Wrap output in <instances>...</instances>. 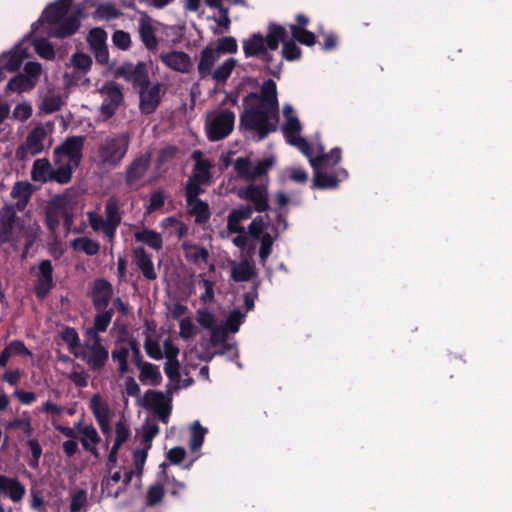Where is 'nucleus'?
Listing matches in <instances>:
<instances>
[{"mask_svg":"<svg viewBox=\"0 0 512 512\" xmlns=\"http://www.w3.org/2000/svg\"><path fill=\"white\" fill-rule=\"evenodd\" d=\"M272 117L277 120L278 114H274V111L256 104L245 108L240 114L239 129L256 132L257 140H263L270 133L277 130L276 124L271 121Z\"/></svg>","mask_w":512,"mask_h":512,"instance_id":"nucleus-1","label":"nucleus"},{"mask_svg":"<svg viewBox=\"0 0 512 512\" xmlns=\"http://www.w3.org/2000/svg\"><path fill=\"white\" fill-rule=\"evenodd\" d=\"M130 138L126 133L106 137L98 148V156L103 165L117 167L129 149Z\"/></svg>","mask_w":512,"mask_h":512,"instance_id":"nucleus-2","label":"nucleus"},{"mask_svg":"<svg viewBox=\"0 0 512 512\" xmlns=\"http://www.w3.org/2000/svg\"><path fill=\"white\" fill-rule=\"evenodd\" d=\"M235 114L229 109L222 110L205 124L206 136L212 141H220L227 138L233 131Z\"/></svg>","mask_w":512,"mask_h":512,"instance_id":"nucleus-3","label":"nucleus"},{"mask_svg":"<svg viewBox=\"0 0 512 512\" xmlns=\"http://www.w3.org/2000/svg\"><path fill=\"white\" fill-rule=\"evenodd\" d=\"M115 77L123 78L126 82L131 83L135 89L150 85L148 65L144 61H139L137 64L123 62L115 69Z\"/></svg>","mask_w":512,"mask_h":512,"instance_id":"nucleus-4","label":"nucleus"},{"mask_svg":"<svg viewBox=\"0 0 512 512\" xmlns=\"http://www.w3.org/2000/svg\"><path fill=\"white\" fill-rule=\"evenodd\" d=\"M92 343L85 342L87 351L81 354V359L87 364L90 370L101 372L109 359V351L102 344V338H90Z\"/></svg>","mask_w":512,"mask_h":512,"instance_id":"nucleus-5","label":"nucleus"},{"mask_svg":"<svg viewBox=\"0 0 512 512\" xmlns=\"http://www.w3.org/2000/svg\"><path fill=\"white\" fill-rule=\"evenodd\" d=\"M85 138L83 136H70L65 141L54 149V163L59 165L62 161V157L68 158V163L74 166H79L82 159V150L84 146Z\"/></svg>","mask_w":512,"mask_h":512,"instance_id":"nucleus-6","label":"nucleus"},{"mask_svg":"<svg viewBox=\"0 0 512 512\" xmlns=\"http://www.w3.org/2000/svg\"><path fill=\"white\" fill-rule=\"evenodd\" d=\"M274 165V158H264L259 160L252 168V163L247 157H238L234 162V169L237 175L247 181L255 179L267 174L269 169Z\"/></svg>","mask_w":512,"mask_h":512,"instance_id":"nucleus-7","label":"nucleus"},{"mask_svg":"<svg viewBox=\"0 0 512 512\" xmlns=\"http://www.w3.org/2000/svg\"><path fill=\"white\" fill-rule=\"evenodd\" d=\"M238 197L252 204L253 211L258 213L270 209L267 184H249L238 190Z\"/></svg>","mask_w":512,"mask_h":512,"instance_id":"nucleus-8","label":"nucleus"},{"mask_svg":"<svg viewBox=\"0 0 512 512\" xmlns=\"http://www.w3.org/2000/svg\"><path fill=\"white\" fill-rule=\"evenodd\" d=\"M100 92L105 95V98L100 107V113L104 120L113 117L123 102V92L119 84L116 82L105 83Z\"/></svg>","mask_w":512,"mask_h":512,"instance_id":"nucleus-9","label":"nucleus"},{"mask_svg":"<svg viewBox=\"0 0 512 512\" xmlns=\"http://www.w3.org/2000/svg\"><path fill=\"white\" fill-rule=\"evenodd\" d=\"M87 14L84 7L77 6L70 16L60 20V22L53 24L49 31L51 37L64 39L75 34L81 25V19L85 18Z\"/></svg>","mask_w":512,"mask_h":512,"instance_id":"nucleus-10","label":"nucleus"},{"mask_svg":"<svg viewBox=\"0 0 512 512\" xmlns=\"http://www.w3.org/2000/svg\"><path fill=\"white\" fill-rule=\"evenodd\" d=\"M138 93L140 112L144 115L153 114L162 100V84L160 82L150 83L149 86L140 87Z\"/></svg>","mask_w":512,"mask_h":512,"instance_id":"nucleus-11","label":"nucleus"},{"mask_svg":"<svg viewBox=\"0 0 512 512\" xmlns=\"http://www.w3.org/2000/svg\"><path fill=\"white\" fill-rule=\"evenodd\" d=\"M114 289L112 284L105 278H96L91 286L89 296L95 310L109 309Z\"/></svg>","mask_w":512,"mask_h":512,"instance_id":"nucleus-12","label":"nucleus"},{"mask_svg":"<svg viewBox=\"0 0 512 512\" xmlns=\"http://www.w3.org/2000/svg\"><path fill=\"white\" fill-rule=\"evenodd\" d=\"M169 401L162 391L148 390L143 397V406L152 409L158 419L167 424L172 409Z\"/></svg>","mask_w":512,"mask_h":512,"instance_id":"nucleus-13","label":"nucleus"},{"mask_svg":"<svg viewBox=\"0 0 512 512\" xmlns=\"http://www.w3.org/2000/svg\"><path fill=\"white\" fill-rule=\"evenodd\" d=\"M251 99L257 100V105L268 108L270 111H274V114H278L277 86L272 79L264 81L260 94L251 92L245 97L244 101L248 102Z\"/></svg>","mask_w":512,"mask_h":512,"instance_id":"nucleus-14","label":"nucleus"},{"mask_svg":"<svg viewBox=\"0 0 512 512\" xmlns=\"http://www.w3.org/2000/svg\"><path fill=\"white\" fill-rule=\"evenodd\" d=\"M17 213L13 205L5 204L0 210V244H14Z\"/></svg>","mask_w":512,"mask_h":512,"instance_id":"nucleus-15","label":"nucleus"},{"mask_svg":"<svg viewBox=\"0 0 512 512\" xmlns=\"http://www.w3.org/2000/svg\"><path fill=\"white\" fill-rule=\"evenodd\" d=\"M68 207V200L65 196L57 195L49 202L45 212V223L51 233L57 231Z\"/></svg>","mask_w":512,"mask_h":512,"instance_id":"nucleus-16","label":"nucleus"},{"mask_svg":"<svg viewBox=\"0 0 512 512\" xmlns=\"http://www.w3.org/2000/svg\"><path fill=\"white\" fill-rule=\"evenodd\" d=\"M38 269L34 293L38 299L43 300L54 287L52 262L48 259L42 260Z\"/></svg>","mask_w":512,"mask_h":512,"instance_id":"nucleus-17","label":"nucleus"},{"mask_svg":"<svg viewBox=\"0 0 512 512\" xmlns=\"http://www.w3.org/2000/svg\"><path fill=\"white\" fill-rule=\"evenodd\" d=\"M151 163V153L146 152L143 155L137 156L127 166L125 171V183L127 186L132 187L140 181L147 173Z\"/></svg>","mask_w":512,"mask_h":512,"instance_id":"nucleus-18","label":"nucleus"},{"mask_svg":"<svg viewBox=\"0 0 512 512\" xmlns=\"http://www.w3.org/2000/svg\"><path fill=\"white\" fill-rule=\"evenodd\" d=\"M160 60L165 66L176 72L189 73L192 68L190 56L183 51L172 50L161 53Z\"/></svg>","mask_w":512,"mask_h":512,"instance_id":"nucleus-19","label":"nucleus"},{"mask_svg":"<svg viewBox=\"0 0 512 512\" xmlns=\"http://www.w3.org/2000/svg\"><path fill=\"white\" fill-rule=\"evenodd\" d=\"M132 262L141 271L146 280L153 281L157 278L152 257L144 247L139 246L133 249Z\"/></svg>","mask_w":512,"mask_h":512,"instance_id":"nucleus-20","label":"nucleus"},{"mask_svg":"<svg viewBox=\"0 0 512 512\" xmlns=\"http://www.w3.org/2000/svg\"><path fill=\"white\" fill-rule=\"evenodd\" d=\"M251 205H240L230 211L227 217V229L230 233H244V227L240 224L241 221L248 220L253 214Z\"/></svg>","mask_w":512,"mask_h":512,"instance_id":"nucleus-21","label":"nucleus"},{"mask_svg":"<svg viewBox=\"0 0 512 512\" xmlns=\"http://www.w3.org/2000/svg\"><path fill=\"white\" fill-rule=\"evenodd\" d=\"M0 493L17 503L23 499L26 489L17 478L0 474Z\"/></svg>","mask_w":512,"mask_h":512,"instance_id":"nucleus-22","label":"nucleus"},{"mask_svg":"<svg viewBox=\"0 0 512 512\" xmlns=\"http://www.w3.org/2000/svg\"><path fill=\"white\" fill-rule=\"evenodd\" d=\"M73 0H56L49 4L43 11L45 21L52 26L67 17L68 11L72 6Z\"/></svg>","mask_w":512,"mask_h":512,"instance_id":"nucleus-23","label":"nucleus"},{"mask_svg":"<svg viewBox=\"0 0 512 512\" xmlns=\"http://www.w3.org/2000/svg\"><path fill=\"white\" fill-rule=\"evenodd\" d=\"M96 311L97 314L94 316L93 326L86 330L88 338L101 337L99 334L106 332L114 316L113 308Z\"/></svg>","mask_w":512,"mask_h":512,"instance_id":"nucleus-24","label":"nucleus"},{"mask_svg":"<svg viewBox=\"0 0 512 512\" xmlns=\"http://www.w3.org/2000/svg\"><path fill=\"white\" fill-rule=\"evenodd\" d=\"M218 59L219 55L214 50V47L211 45L206 46L200 52V58L197 65V70L200 79H205L213 73L212 68Z\"/></svg>","mask_w":512,"mask_h":512,"instance_id":"nucleus-25","label":"nucleus"},{"mask_svg":"<svg viewBox=\"0 0 512 512\" xmlns=\"http://www.w3.org/2000/svg\"><path fill=\"white\" fill-rule=\"evenodd\" d=\"M342 159V150L339 147H334L329 153H324L321 147V154L310 159V165L313 169L328 168L330 162L332 166L337 165Z\"/></svg>","mask_w":512,"mask_h":512,"instance_id":"nucleus-26","label":"nucleus"},{"mask_svg":"<svg viewBox=\"0 0 512 512\" xmlns=\"http://www.w3.org/2000/svg\"><path fill=\"white\" fill-rule=\"evenodd\" d=\"M139 35L141 41L148 50L154 51L157 48L158 40L155 35V29L152 26L151 20L147 15L142 17L140 20Z\"/></svg>","mask_w":512,"mask_h":512,"instance_id":"nucleus-27","label":"nucleus"},{"mask_svg":"<svg viewBox=\"0 0 512 512\" xmlns=\"http://www.w3.org/2000/svg\"><path fill=\"white\" fill-rule=\"evenodd\" d=\"M266 49L264 36L260 33H253L243 41V52L247 58L261 56Z\"/></svg>","mask_w":512,"mask_h":512,"instance_id":"nucleus-28","label":"nucleus"},{"mask_svg":"<svg viewBox=\"0 0 512 512\" xmlns=\"http://www.w3.org/2000/svg\"><path fill=\"white\" fill-rule=\"evenodd\" d=\"M287 38V31L284 26L271 22L267 28V34L265 39V44L268 49L276 50L279 46V43H284Z\"/></svg>","mask_w":512,"mask_h":512,"instance_id":"nucleus-29","label":"nucleus"},{"mask_svg":"<svg viewBox=\"0 0 512 512\" xmlns=\"http://www.w3.org/2000/svg\"><path fill=\"white\" fill-rule=\"evenodd\" d=\"M322 169L323 168L314 169L312 188L320 190L337 188L339 185L338 177L333 174L323 172Z\"/></svg>","mask_w":512,"mask_h":512,"instance_id":"nucleus-30","label":"nucleus"},{"mask_svg":"<svg viewBox=\"0 0 512 512\" xmlns=\"http://www.w3.org/2000/svg\"><path fill=\"white\" fill-rule=\"evenodd\" d=\"M189 206V214L194 216V221L197 225H203L207 223L211 217V211L209 204L202 200L197 199L192 201L191 204H187Z\"/></svg>","mask_w":512,"mask_h":512,"instance_id":"nucleus-31","label":"nucleus"},{"mask_svg":"<svg viewBox=\"0 0 512 512\" xmlns=\"http://www.w3.org/2000/svg\"><path fill=\"white\" fill-rule=\"evenodd\" d=\"M134 238L137 242H142L148 245L149 247L160 250L163 245V240L161 235L149 228H144L140 231L134 233Z\"/></svg>","mask_w":512,"mask_h":512,"instance_id":"nucleus-32","label":"nucleus"},{"mask_svg":"<svg viewBox=\"0 0 512 512\" xmlns=\"http://www.w3.org/2000/svg\"><path fill=\"white\" fill-rule=\"evenodd\" d=\"M52 167L48 159H36L33 163L31 170V178L35 182H47L50 181V172Z\"/></svg>","mask_w":512,"mask_h":512,"instance_id":"nucleus-33","label":"nucleus"},{"mask_svg":"<svg viewBox=\"0 0 512 512\" xmlns=\"http://www.w3.org/2000/svg\"><path fill=\"white\" fill-rule=\"evenodd\" d=\"M46 137V132L43 128H34L26 138V147L32 155H36L43 150V140Z\"/></svg>","mask_w":512,"mask_h":512,"instance_id":"nucleus-34","label":"nucleus"},{"mask_svg":"<svg viewBox=\"0 0 512 512\" xmlns=\"http://www.w3.org/2000/svg\"><path fill=\"white\" fill-rule=\"evenodd\" d=\"M56 166L57 168L52 169L50 172V181H54L59 184L69 183L72 179L73 170L78 167L71 163L62 164V161Z\"/></svg>","mask_w":512,"mask_h":512,"instance_id":"nucleus-35","label":"nucleus"},{"mask_svg":"<svg viewBox=\"0 0 512 512\" xmlns=\"http://www.w3.org/2000/svg\"><path fill=\"white\" fill-rule=\"evenodd\" d=\"M255 275V269L247 260L241 261L231 270V278L235 282L249 281Z\"/></svg>","mask_w":512,"mask_h":512,"instance_id":"nucleus-36","label":"nucleus"},{"mask_svg":"<svg viewBox=\"0 0 512 512\" xmlns=\"http://www.w3.org/2000/svg\"><path fill=\"white\" fill-rule=\"evenodd\" d=\"M140 369L139 379L142 383L150 381L152 385L157 386L162 381V375L159 371L158 366L146 362Z\"/></svg>","mask_w":512,"mask_h":512,"instance_id":"nucleus-37","label":"nucleus"},{"mask_svg":"<svg viewBox=\"0 0 512 512\" xmlns=\"http://www.w3.org/2000/svg\"><path fill=\"white\" fill-rule=\"evenodd\" d=\"M290 32L294 41L299 42L302 45L313 46L316 43V36L313 32L303 27H297L296 25H289Z\"/></svg>","mask_w":512,"mask_h":512,"instance_id":"nucleus-38","label":"nucleus"},{"mask_svg":"<svg viewBox=\"0 0 512 512\" xmlns=\"http://www.w3.org/2000/svg\"><path fill=\"white\" fill-rule=\"evenodd\" d=\"M90 409L96 419L100 421L102 419L110 418V409L106 402H104L99 394L92 396L90 401Z\"/></svg>","mask_w":512,"mask_h":512,"instance_id":"nucleus-39","label":"nucleus"},{"mask_svg":"<svg viewBox=\"0 0 512 512\" xmlns=\"http://www.w3.org/2000/svg\"><path fill=\"white\" fill-rule=\"evenodd\" d=\"M111 357L114 362H117L118 372L121 375H124L129 371V366H128L129 348L128 347L116 346L111 352Z\"/></svg>","mask_w":512,"mask_h":512,"instance_id":"nucleus-40","label":"nucleus"},{"mask_svg":"<svg viewBox=\"0 0 512 512\" xmlns=\"http://www.w3.org/2000/svg\"><path fill=\"white\" fill-rule=\"evenodd\" d=\"M237 61L234 58L226 59L221 65H219L211 74L212 78L218 83H224L230 77L233 69L235 68Z\"/></svg>","mask_w":512,"mask_h":512,"instance_id":"nucleus-41","label":"nucleus"},{"mask_svg":"<svg viewBox=\"0 0 512 512\" xmlns=\"http://www.w3.org/2000/svg\"><path fill=\"white\" fill-rule=\"evenodd\" d=\"M72 247L75 250L83 251L88 256L96 255L100 250L98 242L88 237H78L72 241Z\"/></svg>","mask_w":512,"mask_h":512,"instance_id":"nucleus-42","label":"nucleus"},{"mask_svg":"<svg viewBox=\"0 0 512 512\" xmlns=\"http://www.w3.org/2000/svg\"><path fill=\"white\" fill-rule=\"evenodd\" d=\"M34 87V83L29 80V77H25L23 74L14 76L7 83V90L18 93L30 91Z\"/></svg>","mask_w":512,"mask_h":512,"instance_id":"nucleus-43","label":"nucleus"},{"mask_svg":"<svg viewBox=\"0 0 512 512\" xmlns=\"http://www.w3.org/2000/svg\"><path fill=\"white\" fill-rule=\"evenodd\" d=\"M88 500L87 491L78 489L71 494L70 512H87Z\"/></svg>","mask_w":512,"mask_h":512,"instance_id":"nucleus-44","label":"nucleus"},{"mask_svg":"<svg viewBox=\"0 0 512 512\" xmlns=\"http://www.w3.org/2000/svg\"><path fill=\"white\" fill-rule=\"evenodd\" d=\"M210 167L211 164L208 162V160H198L194 166V170L190 178L196 182H202L204 184L208 183L211 178Z\"/></svg>","mask_w":512,"mask_h":512,"instance_id":"nucleus-45","label":"nucleus"},{"mask_svg":"<svg viewBox=\"0 0 512 512\" xmlns=\"http://www.w3.org/2000/svg\"><path fill=\"white\" fill-rule=\"evenodd\" d=\"M207 429L201 426L199 421H195L191 427V438H190V449L197 451L201 448L204 442L205 434Z\"/></svg>","mask_w":512,"mask_h":512,"instance_id":"nucleus-46","label":"nucleus"},{"mask_svg":"<svg viewBox=\"0 0 512 512\" xmlns=\"http://www.w3.org/2000/svg\"><path fill=\"white\" fill-rule=\"evenodd\" d=\"M107 33L100 27L92 28L87 35L90 50L107 45Z\"/></svg>","mask_w":512,"mask_h":512,"instance_id":"nucleus-47","label":"nucleus"},{"mask_svg":"<svg viewBox=\"0 0 512 512\" xmlns=\"http://www.w3.org/2000/svg\"><path fill=\"white\" fill-rule=\"evenodd\" d=\"M35 52L43 59L53 60L55 58L54 47L46 38H39L34 41Z\"/></svg>","mask_w":512,"mask_h":512,"instance_id":"nucleus-48","label":"nucleus"},{"mask_svg":"<svg viewBox=\"0 0 512 512\" xmlns=\"http://www.w3.org/2000/svg\"><path fill=\"white\" fill-rule=\"evenodd\" d=\"M71 63L76 70L86 74L93 64L91 56L83 52H76L71 57Z\"/></svg>","mask_w":512,"mask_h":512,"instance_id":"nucleus-49","label":"nucleus"},{"mask_svg":"<svg viewBox=\"0 0 512 512\" xmlns=\"http://www.w3.org/2000/svg\"><path fill=\"white\" fill-rule=\"evenodd\" d=\"M164 495L165 490L163 484L156 483L149 486L146 495V505L149 507H154L160 504L164 498Z\"/></svg>","mask_w":512,"mask_h":512,"instance_id":"nucleus-50","label":"nucleus"},{"mask_svg":"<svg viewBox=\"0 0 512 512\" xmlns=\"http://www.w3.org/2000/svg\"><path fill=\"white\" fill-rule=\"evenodd\" d=\"M120 15L121 13L116 9L115 5L111 3L100 4L93 14L94 18L98 20H112Z\"/></svg>","mask_w":512,"mask_h":512,"instance_id":"nucleus-51","label":"nucleus"},{"mask_svg":"<svg viewBox=\"0 0 512 512\" xmlns=\"http://www.w3.org/2000/svg\"><path fill=\"white\" fill-rule=\"evenodd\" d=\"M61 339L68 345L71 352L80 346V338L74 327L65 326L60 333Z\"/></svg>","mask_w":512,"mask_h":512,"instance_id":"nucleus-52","label":"nucleus"},{"mask_svg":"<svg viewBox=\"0 0 512 512\" xmlns=\"http://www.w3.org/2000/svg\"><path fill=\"white\" fill-rule=\"evenodd\" d=\"M33 193V185L27 181H18L11 190L12 198H25L30 200Z\"/></svg>","mask_w":512,"mask_h":512,"instance_id":"nucleus-53","label":"nucleus"},{"mask_svg":"<svg viewBox=\"0 0 512 512\" xmlns=\"http://www.w3.org/2000/svg\"><path fill=\"white\" fill-rule=\"evenodd\" d=\"M238 49L237 41L232 36H225L217 41V46L214 47L216 53L220 56V53H236Z\"/></svg>","mask_w":512,"mask_h":512,"instance_id":"nucleus-54","label":"nucleus"},{"mask_svg":"<svg viewBox=\"0 0 512 512\" xmlns=\"http://www.w3.org/2000/svg\"><path fill=\"white\" fill-rule=\"evenodd\" d=\"M302 51L293 39L286 40L282 47V57L287 61H295L301 58Z\"/></svg>","mask_w":512,"mask_h":512,"instance_id":"nucleus-55","label":"nucleus"},{"mask_svg":"<svg viewBox=\"0 0 512 512\" xmlns=\"http://www.w3.org/2000/svg\"><path fill=\"white\" fill-rule=\"evenodd\" d=\"M118 209V202L115 198L111 197L106 201L105 214L107 223L120 224L121 216Z\"/></svg>","mask_w":512,"mask_h":512,"instance_id":"nucleus-56","label":"nucleus"},{"mask_svg":"<svg viewBox=\"0 0 512 512\" xmlns=\"http://www.w3.org/2000/svg\"><path fill=\"white\" fill-rule=\"evenodd\" d=\"M160 429L157 423L146 421L143 425L142 432V443L146 446L145 448H151L152 440L158 435Z\"/></svg>","mask_w":512,"mask_h":512,"instance_id":"nucleus-57","label":"nucleus"},{"mask_svg":"<svg viewBox=\"0 0 512 512\" xmlns=\"http://www.w3.org/2000/svg\"><path fill=\"white\" fill-rule=\"evenodd\" d=\"M259 240L261 242L260 249H259V258H260L261 263L265 264V262L267 261L268 257L270 256V254L272 252L274 238L271 234L266 232L260 237Z\"/></svg>","mask_w":512,"mask_h":512,"instance_id":"nucleus-58","label":"nucleus"},{"mask_svg":"<svg viewBox=\"0 0 512 512\" xmlns=\"http://www.w3.org/2000/svg\"><path fill=\"white\" fill-rule=\"evenodd\" d=\"M202 182H196L192 178H189L186 187H185V197L187 204H191L192 201H195L199 198V195L203 193V189L201 188Z\"/></svg>","mask_w":512,"mask_h":512,"instance_id":"nucleus-59","label":"nucleus"},{"mask_svg":"<svg viewBox=\"0 0 512 512\" xmlns=\"http://www.w3.org/2000/svg\"><path fill=\"white\" fill-rule=\"evenodd\" d=\"M244 317V314H242L240 310L234 309L233 311L230 312L224 327L227 328L228 332L236 333L239 331L240 325Z\"/></svg>","mask_w":512,"mask_h":512,"instance_id":"nucleus-60","label":"nucleus"},{"mask_svg":"<svg viewBox=\"0 0 512 512\" xmlns=\"http://www.w3.org/2000/svg\"><path fill=\"white\" fill-rule=\"evenodd\" d=\"M266 224L264 222V217L261 215L256 216L251 223L248 225V234L253 240H259L260 237L264 234L263 230Z\"/></svg>","mask_w":512,"mask_h":512,"instance_id":"nucleus-61","label":"nucleus"},{"mask_svg":"<svg viewBox=\"0 0 512 512\" xmlns=\"http://www.w3.org/2000/svg\"><path fill=\"white\" fill-rule=\"evenodd\" d=\"M5 348L8 350L11 356H26L32 357V352L26 347L22 340H12Z\"/></svg>","mask_w":512,"mask_h":512,"instance_id":"nucleus-62","label":"nucleus"},{"mask_svg":"<svg viewBox=\"0 0 512 512\" xmlns=\"http://www.w3.org/2000/svg\"><path fill=\"white\" fill-rule=\"evenodd\" d=\"M190 249L191 251L187 253V258H189L194 264H199L200 262H208L209 251L205 247L192 245L190 246Z\"/></svg>","mask_w":512,"mask_h":512,"instance_id":"nucleus-63","label":"nucleus"},{"mask_svg":"<svg viewBox=\"0 0 512 512\" xmlns=\"http://www.w3.org/2000/svg\"><path fill=\"white\" fill-rule=\"evenodd\" d=\"M196 320L202 328L207 330L216 325L215 315L206 309H199L197 311Z\"/></svg>","mask_w":512,"mask_h":512,"instance_id":"nucleus-64","label":"nucleus"}]
</instances>
